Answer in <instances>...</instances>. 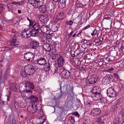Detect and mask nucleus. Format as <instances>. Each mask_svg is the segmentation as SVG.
<instances>
[{
  "label": "nucleus",
  "mask_w": 124,
  "mask_h": 124,
  "mask_svg": "<svg viewBox=\"0 0 124 124\" xmlns=\"http://www.w3.org/2000/svg\"><path fill=\"white\" fill-rule=\"evenodd\" d=\"M87 106L89 107H92V104H90V103H88L87 104Z\"/></svg>",
  "instance_id": "69168bd1"
},
{
  "label": "nucleus",
  "mask_w": 124,
  "mask_h": 124,
  "mask_svg": "<svg viewBox=\"0 0 124 124\" xmlns=\"http://www.w3.org/2000/svg\"><path fill=\"white\" fill-rule=\"evenodd\" d=\"M20 74L21 76L25 77H27V72H26V71L25 70L21 72Z\"/></svg>",
  "instance_id": "c756f323"
},
{
  "label": "nucleus",
  "mask_w": 124,
  "mask_h": 124,
  "mask_svg": "<svg viewBox=\"0 0 124 124\" xmlns=\"http://www.w3.org/2000/svg\"><path fill=\"white\" fill-rule=\"evenodd\" d=\"M10 42L11 45H13L14 46H16L19 44V42H17V40L16 38L15 37H13Z\"/></svg>",
  "instance_id": "6ab92c4d"
},
{
  "label": "nucleus",
  "mask_w": 124,
  "mask_h": 124,
  "mask_svg": "<svg viewBox=\"0 0 124 124\" xmlns=\"http://www.w3.org/2000/svg\"><path fill=\"white\" fill-rule=\"evenodd\" d=\"M10 95L11 94L9 93L8 95L7 96V100L8 101H9Z\"/></svg>",
  "instance_id": "4d7b16f0"
},
{
  "label": "nucleus",
  "mask_w": 124,
  "mask_h": 124,
  "mask_svg": "<svg viewBox=\"0 0 124 124\" xmlns=\"http://www.w3.org/2000/svg\"><path fill=\"white\" fill-rule=\"evenodd\" d=\"M70 38V37L68 36V35H66L65 37V39H66V40L67 41H68V39H69Z\"/></svg>",
  "instance_id": "e2e57ef3"
},
{
  "label": "nucleus",
  "mask_w": 124,
  "mask_h": 124,
  "mask_svg": "<svg viewBox=\"0 0 124 124\" xmlns=\"http://www.w3.org/2000/svg\"><path fill=\"white\" fill-rule=\"evenodd\" d=\"M98 77L96 76L92 75L89 74H88L87 79L86 80V83L87 85H90L93 84L96 82L98 80Z\"/></svg>",
  "instance_id": "f03ea898"
},
{
  "label": "nucleus",
  "mask_w": 124,
  "mask_h": 124,
  "mask_svg": "<svg viewBox=\"0 0 124 124\" xmlns=\"http://www.w3.org/2000/svg\"><path fill=\"white\" fill-rule=\"evenodd\" d=\"M27 85L28 87H30L32 89L34 88V86L31 83H27Z\"/></svg>",
  "instance_id": "e433bc0d"
},
{
  "label": "nucleus",
  "mask_w": 124,
  "mask_h": 124,
  "mask_svg": "<svg viewBox=\"0 0 124 124\" xmlns=\"http://www.w3.org/2000/svg\"><path fill=\"white\" fill-rule=\"evenodd\" d=\"M62 77L63 79L68 78L70 76V71L68 70H63L61 73Z\"/></svg>",
  "instance_id": "1a4fd4ad"
},
{
  "label": "nucleus",
  "mask_w": 124,
  "mask_h": 124,
  "mask_svg": "<svg viewBox=\"0 0 124 124\" xmlns=\"http://www.w3.org/2000/svg\"><path fill=\"white\" fill-rule=\"evenodd\" d=\"M30 46L31 48L36 49L39 46V43L35 40L31 41L30 43Z\"/></svg>",
  "instance_id": "ddd939ff"
},
{
  "label": "nucleus",
  "mask_w": 124,
  "mask_h": 124,
  "mask_svg": "<svg viewBox=\"0 0 124 124\" xmlns=\"http://www.w3.org/2000/svg\"><path fill=\"white\" fill-rule=\"evenodd\" d=\"M120 40H118L116 42V45H119L120 44Z\"/></svg>",
  "instance_id": "0e129e2a"
},
{
  "label": "nucleus",
  "mask_w": 124,
  "mask_h": 124,
  "mask_svg": "<svg viewBox=\"0 0 124 124\" xmlns=\"http://www.w3.org/2000/svg\"><path fill=\"white\" fill-rule=\"evenodd\" d=\"M57 50L56 49H55L54 48H53L52 49V51L51 52L52 53H56Z\"/></svg>",
  "instance_id": "5fc2aeb1"
},
{
  "label": "nucleus",
  "mask_w": 124,
  "mask_h": 124,
  "mask_svg": "<svg viewBox=\"0 0 124 124\" xmlns=\"http://www.w3.org/2000/svg\"><path fill=\"white\" fill-rule=\"evenodd\" d=\"M114 75L115 77L117 78H119V76L117 74V73H114Z\"/></svg>",
  "instance_id": "09e8293b"
},
{
  "label": "nucleus",
  "mask_w": 124,
  "mask_h": 124,
  "mask_svg": "<svg viewBox=\"0 0 124 124\" xmlns=\"http://www.w3.org/2000/svg\"><path fill=\"white\" fill-rule=\"evenodd\" d=\"M100 101L101 103H105L106 102V99L104 97H102L101 96V99H100Z\"/></svg>",
  "instance_id": "c9c22d12"
},
{
  "label": "nucleus",
  "mask_w": 124,
  "mask_h": 124,
  "mask_svg": "<svg viewBox=\"0 0 124 124\" xmlns=\"http://www.w3.org/2000/svg\"><path fill=\"white\" fill-rule=\"evenodd\" d=\"M74 32L73 31H71V32L69 33V34L68 35V36L70 37L71 36L72 34L74 33Z\"/></svg>",
  "instance_id": "bf43d9fd"
},
{
  "label": "nucleus",
  "mask_w": 124,
  "mask_h": 124,
  "mask_svg": "<svg viewBox=\"0 0 124 124\" xmlns=\"http://www.w3.org/2000/svg\"><path fill=\"white\" fill-rule=\"evenodd\" d=\"M5 50H7L8 51L10 50V48L8 47H5Z\"/></svg>",
  "instance_id": "338daca9"
},
{
  "label": "nucleus",
  "mask_w": 124,
  "mask_h": 124,
  "mask_svg": "<svg viewBox=\"0 0 124 124\" xmlns=\"http://www.w3.org/2000/svg\"><path fill=\"white\" fill-rule=\"evenodd\" d=\"M114 80L113 77L111 75L109 76H105L103 78L102 81L105 84H109Z\"/></svg>",
  "instance_id": "0eeeda50"
},
{
  "label": "nucleus",
  "mask_w": 124,
  "mask_h": 124,
  "mask_svg": "<svg viewBox=\"0 0 124 124\" xmlns=\"http://www.w3.org/2000/svg\"><path fill=\"white\" fill-rule=\"evenodd\" d=\"M24 69L27 72V74L30 76L32 75L35 71L34 67L30 64L26 65L24 67Z\"/></svg>",
  "instance_id": "7ed1b4c3"
},
{
  "label": "nucleus",
  "mask_w": 124,
  "mask_h": 124,
  "mask_svg": "<svg viewBox=\"0 0 124 124\" xmlns=\"http://www.w3.org/2000/svg\"><path fill=\"white\" fill-rule=\"evenodd\" d=\"M118 103L120 106H122V103H123V101L121 99H120L117 101Z\"/></svg>",
  "instance_id": "79ce46f5"
},
{
  "label": "nucleus",
  "mask_w": 124,
  "mask_h": 124,
  "mask_svg": "<svg viewBox=\"0 0 124 124\" xmlns=\"http://www.w3.org/2000/svg\"><path fill=\"white\" fill-rule=\"evenodd\" d=\"M43 46L45 51L49 52L52 51L50 45L48 44L45 43L43 44Z\"/></svg>",
  "instance_id": "2eb2a0df"
},
{
  "label": "nucleus",
  "mask_w": 124,
  "mask_h": 124,
  "mask_svg": "<svg viewBox=\"0 0 124 124\" xmlns=\"http://www.w3.org/2000/svg\"><path fill=\"white\" fill-rule=\"evenodd\" d=\"M74 114L75 116V117L76 116L77 117H78L79 116V114L77 112H74Z\"/></svg>",
  "instance_id": "864d4df0"
},
{
  "label": "nucleus",
  "mask_w": 124,
  "mask_h": 124,
  "mask_svg": "<svg viewBox=\"0 0 124 124\" xmlns=\"http://www.w3.org/2000/svg\"><path fill=\"white\" fill-rule=\"evenodd\" d=\"M33 28L35 33H36V34L37 35V36L39 34V32L41 29L40 25L38 23H35L34 24L33 26Z\"/></svg>",
  "instance_id": "f8f14e48"
},
{
  "label": "nucleus",
  "mask_w": 124,
  "mask_h": 124,
  "mask_svg": "<svg viewBox=\"0 0 124 124\" xmlns=\"http://www.w3.org/2000/svg\"><path fill=\"white\" fill-rule=\"evenodd\" d=\"M43 69L44 70L46 71H49L50 69V65L49 63H46L44 64Z\"/></svg>",
  "instance_id": "4be33fe9"
},
{
  "label": "nucleus",
  "mask_w": 124,
  "mask_h": 124,
  "mask_svg": "<svg viewBox=\"0 0 124 124\" xmlns=\"http://www.w3.org/2000/svg\"><path fill=\"white\" fill-rule=\"evenodd\" d=\"M59 1L58 5L59 8H64L66 6V0H59Z\"/></svg>",
  "instance_id": "a211bd4d"
},
{
  "label": "nucleus",
  "mask_w": 124,
  "mask_h": 124,
  "mask_svg": "<svg viewBox=\"0 0 124 124\" xmlns=\"http://www.w3.org/2000/svg\"><path fill=\"white\" fill-rule=\"evenodd\" d=\"M107 93L109 97H114L116 96V92L115 89L113 88H110L107 90Z\"/></svg>",
  "instance_id": "9b49d317"
},
{
  "label": "nucleus",
  "mask_w": 124,
  "mask_h": 124,
  "mask_svg": "<svg viewBox=\"0 0 124 124\" xmlns=\"http://www.w3.org/2000/svg\"><path fill=\"white\" fill-rule=\"evenodd\" d=\"M121 114L122 117H124V109H123L121 112Z\"/></svg>",
  "instance_id": "3c124183"
},
{
  "label": "nucleus",
  "mask_w": 124,
  "mask_h": 124,
  "mask_svg": "<svg viewBox=\"0 0 124 124\" xmlns=\"http://www.w3.org/2000/svg\"><path fill=\"white\" fill-rule=\"evenodd\" d=\"M48 33H47V35H46V37H45L44 38V40H43L42 41H45L46 40V38H47L48 39H51L52 38V34H48Z\"/></svg>",
  "instance_id": "c85d7f7f"
},
{
  "label": "nucleus",
  "mask_w": 124,
  "mask_h": 124,
  "mask_svg": "<svg viewBox=\"0 0 124 124\" xmlns=\"http://www.w3.org/2000/svg\"><path fill=\"white\" fill-rule=\"evenodd\" d=\"M39 19L40 22L43 23H46L49 20L48 16L44 14L39 15Z\"/></svg>",
  "instance_id": "6e6552de"
},
{
  "label": "nucleus",
  "mask_w": 124,
  "mask_h": 124,
  "mask_svg": "<svg viewBox=\"0 0 124 124\" xmlns=\"http://www.w3.org/2000/svg\"><path fill=\"white\" fill-rule=\"evenodd\" d=\"M99 40L100 41L102 42L103 41V39L102 37L100 36L99 37Z\"/></svg>",
  "instance_id": "680f3d73"
},
{
  "label": "nucleus",
  "mask_w": 124,
  "mask_h": 124,
  "mask_svg": "<svg viewBox=\"0 0 124 124\" xmlns=\"http://www.w3.org/2000/svg\"><path fill=\"white\" fill-rule=\"evenodd\" d=\"M94 95L93 96V99L94 101L99 100L101 98L102 95L101 93H99L94 94Z\"/></svg>",
  "instance_id": "412c9836"
},
{
  "label": "nucleus",
  "mask_w": 124,
  "mask_h": 124,
  "mask_svg": "<svg viewBox=\"0 0 124 124\" xmlns=\"http://www.w3.org/2000/svg\"><path fill=\"white\" fill-rule=\"evenodd\" d=\"M34 57L33 54L31 52L25 54L24 56V59L28 62H31V63H33Z\"/></svg>",
  "instance_id": "20e7f679"
},
{
  "label": "nucleus",
  "mask_w": 124,
  "mask_h": 124,
  "mask_svg": "<svg viewBox=\"0 0 124 124\" xmlns=\"http://www.w3.org/2000/svg\"><path fill=\"white\" fill-rule=\"evenodd\" d=\"M37 63L40 65H43L46 63V61L45 58L44 57H41L38 59L37 61Z\"/></svg>",
  "instance_id": "f3484780"
},
{
  "label": "nucleus",
  "mask_w": 124,
  "mask_h": 124,
  "mask_svg": "<svg viewBox=\"0 0 124 124\" xmlns=\"http://www.w3.org/2000/svg\"><path fill=\"white\" fill-rule=\"evenodd\" d=\"M11 117H9L7 119V123L8 124H11Z\"/></svg>",
  "instance_id": "c03bdc74"
},
{
  "label": "nucleus",
  "mask_w": 124,
  "mask_h": 124,
  "mask_svg": "<svg viewBox=\"0 0 124 124\" xmlns=\"http://www.w3.org/2000/svg\"><path fill=\"white\" fill-rule=\"evenodd\" d=\"M83 124H88L89 122V121L87 118H84L83 119Z\"/></svg>",
  "instance_id": "72a5a7b5"
},
{
  "label": "nucleus",
  "mask_w": 124,
  "mask_h": 124,
  "mask_svg": "<svg viewBox=\"0 0 124 124\" xmlns=\"http://www.w3.org/2000/svg\"><path fill=\"white\" fill-rule=\"evenodd\" d=\"M70 75L71 74L74 75L75 74L76 71L75 69H70Z\"/></svg>",
  "instance_id": "4c0bfd02"
},
{
  "label": "nucleus",
  "mask_w": 124,
  "mask_h": 124,
  "mask_svg": "<svg viewBox=\"0 0 124 124\" xmlns=\"http://www.w3.org/2000/svg\"><path fill=\"white\" fill-rule=\"evenodd\" d=\"M90 26L89 25H87L84 28H83L82 29V30H83V31L84 30H85L89 28V27H90Z\"/></svg>",
  "instance_id": "13d9d810"
},
{
  "label": "nucleus",
  "mask_w": 124,
  "mask_h": 124,
  "mask_svg": "<svg viewBox=\"0 0 124 124\" xmlns=\"http://www.w3.org/2000/svg\"><path fill=\"white\" fill-rule=\"evenodd\" d=\"M60 66H59L58 67L57 66V67H56V66H55V67L54 66V73H56L57 72H59V71H61L62 70V69H61V70H59V67H60Z\"/></svg>",
  "instance_id": "7c9ffc66"
},
{
  "label": "nucleus",
  "mask_w": 124,
  "mask_h": 124,
  "mask_svg": "<svg viewBox=\"0 0 124 124\" xmlns=\"http://www.w3.org/2000/svg\"><path fill=\"white\" fill-rule=\"evenodd\" d=\"M38 0H28V2L29 3L32 4H36V3L38 4Z\"/></svg>",
  "instance_id": "2f4dec72"
},
{
  "label": "nucleus",
  "mask_w": 124,
  "mask_h": 124,
  "mask_svg": "<svg viewBox=\"0 0 124 124\" xmlns=\"http://www.w3.org/2000/svg\"><path fill=\"white\" fill-rule=\"evenodd\" d=\"M36 33L30 27L24 29L21 33L22 37L24 38H29L31 36H37Z\"/></svg>",
  "instance_id": "f257e3e1"
},
{
  "label": "nucleus",
  "mask_w": 124,
  "mask_h": 124,
  "mask_svg": "<svg viewBox=\"0 0 124 124\" xmlns=\"http://www.w3.org/2000/svg\"><path fill=\"white\" fill-rule=\"evenodd\" d=\"M105 60L108 63H109V62L111 61L110 59L108 57H106L105 58Z\"/></svg>",
  "instance_id": "49530a36"
},
{
  "label": "nucleus",
  "mask_w": 124,
  "mask_h": 124,
  "mask_svg": "<svg viewBox=\"0 0 124 124\" xmlns=\"http://www.w3.org/2000/svg\"><path fill=\"white\" fill-rule=\"evenodd\" d=\"M64 57L62 56L59 57L58 59L57 62L58 65L60 66V67H59L60 70L61 69L63 70L64 69V67H62L63 64L64 63Z\"/></svg>",
  "instance_id": "423d86ee"
},
{
  "label": "nucleus",
  "mask_w": 124,
  "mask_h": 124,
  "mask_svg": "<svg viewBox=\"0 0 124 124\" xmlns=\"http://www.w3.org/2000/svg\"><path fill=\"white\" fill-rule=\"evenodd\" d=\"M12 32L13 33H15L16 32V30L14 29H12Z\"/></svg>",
  "instance_id": "774afa93"
},
{
  "label": "nucleus",
  "mask_w": 124,
  "mask_h": 124,
  "mask_svg": "<svg viewBox=\"0 0 124 124\" xmlns=\"http://www.w3.org/2000/svg\"><path fill=\"white\" fill-rule=\"evenodd\" d=\"M65 17V15L63 13H60L58 14L56 18L58 20H62Z\"/></svg>",
  "instance_id": "b1692460"
},
{
  "label": "nucleus",
  "mask_w": 124,
  "mask_h": 124,
  "mask_svg": "<svg viewBox=\"0 0 124 124\" xmlns=\"http://www.w3.org/2000/svg\"><path fill=\"white\" fill-rule=\"evenodd\" d=\"M97 32L95 30H94L93 31V33L91 34V35L92 36H94L96 34Z\"/></svg>",
  "instance_id": "603ef678"
},
{
  "label": "nucleus",
  "mask_w": 124,
  "mask_h": 124,
  "mask_svg": "<svg viewBox=\"0 0 124 124\" xmlns=\"http://www.w3.org/2000/svg\"><path fill=\"white\" fill-rule=\"evenodd\" d=\"M83 51L81 49L79 50L78 49H77L74 52V54L76 56H78L81 54L83 55Z\"/></svg>",
  "instance_id": "393cba45"
},
{
  "label": "nucleus",
  "mask_w": 124,
  "mask_h": 124,
  "mask_svg": "<svg viewBox=\"0 0 124 124\" xmlns=\"http://www.w3.org/2000/svg\"><path fill=\"white\" fill-rule=\"evenodd\" d=\"M101 110L100 108H94L91 110L90 115L92 117H96L98 116L101 114Z\"/></svg>",
  "instance_id": "39448f33"
},
{
  "label": "nucleus",
  "mask_w": 124,
  "mask_h": 124,
  "mask_svg": "<svg viewBox=\"0 0 124 124\" xmlns=\"http://www.w3.org/2000/svg\"><path fill=\"white\" fill-rule=\"evenodd\" d=\"M99 60H100V61H99V62H98V66L100 65V64H99L100 63V62H102L103 61V59L102 58H100L99 59Z\"/></svg>",
  "instance_id": "6e6d98bb"
},
{
  "label": "nucleus",
  "mask_w": 124,
  "mask_h": 124,
  "mask_svg": "<svg viewBox=\"0 0 124 124\" xmlns=\"http://www.w3.org/2000/svg\"><path fill=\"white\" fill-rule=\"evenodd\" d=\"M12 124H16V121L15 118L13 119L12 120Z\"/></svg>",
  "instance_id": "8fccbe9b"
},
{
  "label": "nucleus",
  "mask_w": 124,
  "mask_h": 124,
  "mask_svg": "<svg viewBox=\"0 0 124 124\" xmlns=\"http://www.w3.org/2000/svg\"><path fill=\"white\" fill-rule=\"evenodd\" d=\"M73 23L72 21L70 20L67 21V22H66V24H67L68 25H71Z\"/></svg>",
  "instance_id": "37998d69"
},
{
  "label": "nucleus",
  "mask_w": 124,
  "mask_h": 124,
  "mask_svg": "<svg viewBox=\"0 0 124 124\" xmlns=\"http://www.w3.org/2000/svg\"><path fill=\"white\" fill-rule=\"evenodd\" d=\"M30 22L29 24H30V25L32 26V27H33V25L35 23V22H33V21L32 22L31 21V22Z\"/></svg>",
  "instance_id": "de8ad7c7"
},
{
  "label": "nucleus",
  "mask_w": 124,
  "mask_h": 124,
  "mask_svg": "<svg viewBox=\"0 0 124 124\" xmlns=\"http://www.w3.org/2000/svg\"><path fill=\"white\" fill-rule=\"evenodd\" d=\"M29 98L31 99V101L34 102H37L38 100V98L36 96L31 95Z\"/></svg>",
  "instance_id": "a878e982"
},
{
  "label": "nucleus",
  "mask_w": 124,
  "mask_h": 124,
  "mask_svg": "<svg viewBox=\"0 0 124 124\" xmlns=\"http://www.w3.org/2000/svg\"><path fill=\"white\" fill-rule=\"evenodd\" d=\"M121 25V24L120 22H118L116 23L115 24V26H116V28L117 29L119 28Z\"/></svg>",
  "instance_id": "a19ab883"
},
{
  "label": "nucleus",
  "mask_w": 124,
  "mask_h": 124,
  "mask_svg": "<svg viewBox=\"0 0 124 124\" xmlns=\"http://www.w3.org/2000/svg\"><path fill=\"white\" fill-rule=\"evenodd\" d=\"M50 29L46 25H44L42 26L41 28L40 31H41L45 34H47L48 31L50 30Z\"/></svg>",
  "instance_id": "4468645a"
},
{
  "label": "nucleus",
  "mask_w": 124,
  "mask_h": 124,
  "mask_svg": "<svg viewBox=\"0 0 124 124\" xmlns=\"http://www.w3.org/2000/svg\"><path fill=\"white\" fill-rule=\"evenodd\" d=\"M52 55L51 56L52 57V59H55L56 57V55H58V54L57 53H52Z\"/></svg>",
  "instance_id": "ea45409f"
},
{
  "label": "nucleus",
  "mask_w": 124,
  "mask_h": 124,
  "mask_svg": "<svg viewBox=\"0 0 124 124\" xmlns=\"http://www.w3.org/2000/svg\"><path fill=\"white\" fill-rule=\"evenodd\" d=\"M26 87H27L26 86V85H23L21 87H19L20 90H21V91L22 92H23L24 91Z\"/></svg>",
  "instance_id": "f704fd0d"
},
{
  "label": "nucleus",
  "mask_w": 124,
  "mask_h": 124,
  "mask_svg": "<svg viewBox=\"0 0 124 124\" xmlns=\"http://www.w3.org/2000/svg\"><path fill=\"white\" fill-rule=\"evenodd\" d=\"M120 118L119 117H117L115 119V122L114 123L116 124H119Z\"/></svg>",
  "instance_id": "58836bf2"
},
{
  "label": "nucleus",
  "mask_w": 124,
  "mask_h": 124,
  "mask_svg": "<svg viewBox=\"0 0 124 124\" xmlns=\"http://www.w3.org/2000/svg\"><path fill=\"white\" fill-rule=\"evenodd\" d=\"M101 88L99 86H95L94 87L93 89L91 90V92L94 94L101 93Z\"/></svg>",
  "instance_id": "dca6fc26"
},
{
  "label": "nucleus",
  "mask_w": 124,
  "mask_h": 124,
  "mask_svg": "<svg viewBox=\"0 0 124 124\" xmlns=\"http://www.w3.org/2000/svg\"><path fill=\"white\" fill-rule=\"evenodd\" d=\"M110 19V18L109 17H108L104 18L103 20V21H105V20H109Z\"/></svg>",
  "instance_id": "052dcab7"
},
{
  "label": "nucleus",
  "mask_w": 124,
  "mask_h": 124,
  "mask_svg": "<svg viewBox=\"0 0 124 124\" xmlns=\"http://www.w3.org/2000/svg\"><path fill=\"white\" fill-rule=\"evenodd\" d=\"M27 110L33 113H34L37 112L38 110V109L37 105H35L34 106L33 105L31 106L30 105L27 107Z\"/></svg>",
  "instance_id": "9d476101"
},
{
  "label": "nucleus",
  "mask_w": 124,
  "mask_h": 124,
  "mask_svg": "<svg viewBox=\"0 0 124 124\" xmlns=\"http://www.w3.org/2000/svg\"><path fill=\"white\" fill-rule=\"evenodd\" d=\"M101 120V119L100 117H97L95 119L96 121L98 123L100 122Z\"/></svg>",
  "instance_id": "a18cd8bd"
},
{
  "label": "nucleus",
  "mask_w": 124,
  "mask_h": 124,
  "mask_svg": "<svg viewBox=\"0 0 124 124\" xmlns=\"http://www.w3.org/2000/svg\"><path fill=\"white\" fill-rule=\"evenodd\" d=\"M39 9L40 12L42 13H45L46 10V7L45 5L40 6Z\"/></svg>",
  "instance_id": "5701e85b"
},
{
  "label": "nucleus",
  "mask_w": 124,
  "mask_h": 124,
  "mask_svg": "<svg viewBox=\"0 0 124 124\" xmlns=\"http://www.w3.org/2000/svg\"><path fill=\"white\" fill-rule=\"evenodd\" d=\"M12 4L15 5L16 6H21L22 5V4L18 2H16L14 1L12 2L9 3L7 4V6L8 8L10 9L12 8Z\"/></svg>",
  "instance_id": "aec40b11"
},
{
  "label": "nucleus",
  "mask_w": 124,
  "mask_h": 124,
  "mask_svg": "<svg viewBox=\"0 0 124 124\" xmlns=\"http://www.w3.org/2000/svg\"><path fill=\"white\" fill-rule=\"evenodd\" d=\"M76 5L77 7L78 8H82L83 7V4L78 0L76 1Z\"/></svg>",
  "instance_id": "cd10ccee"
},
{
  "label": "nucleus",
  "mask_w": 124,
  "mask_h": 124,
  "mask_svg": "<svg viewBox=\"0 0 124 124\" xmlns=\"http://www.w3.org/2000/svg\"><path fill=\"white\" fill-rule=\"evenodd\" d=\"M19 18L16 17L14 18L13 19V22L14 24H16L19 21Z\"/></svg>",
  "instance_id": "473e14b6"
},
{
  "label": "nucleus",
  "mask_w": 124,
  "mask_h": 124,
  "mask_svg": "<svg viewBox=\"0 0 124 124\" xmlns=\"http://www.w3.org/2000/svg\"><path fill=\"white\" fill-rule=\"evenodd\" d=\"M76 117L75 116H70L69 118V120L70 121L71 123L72 124H73L75 122V118Z\"/></svg>",
  "instance_id": "bb28decb"
}]
</instances>
